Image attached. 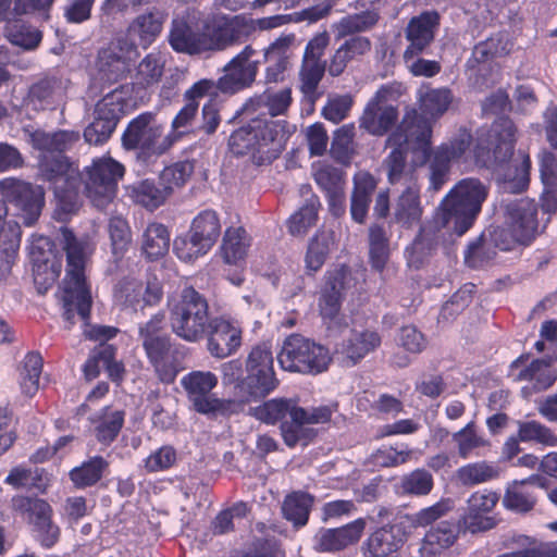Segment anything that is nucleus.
Instances as JSON below:
<instances>
[{
  "label": "nucleus",
  "instance_id": "1",
  "mask_svg": "<svg viewBox=\"0 0 557 557\" xmlns=\"http://www.w3.org/2000/svg\"><path fill=\"white\" fill-rule=\"evenodd\" d=\"M431 137L432 126L429 122L418 115L416 109L406 111L397 131L388 138V141L397 146L385 160L391 184L405 182L409 185L417 182L413 168L407 164L403 146L422 151L424 160L429 161L430 188L437 191L448 180L451 162L459 160L472 144V135L461 131L455 138L430 152Z\"/></svg>",
  "mask_w": 557,
  "mask_h": 557
},
{
  "label": "nucleus",
  "instance_id": "2",
  "mask_svg": "<svg viewBox=\"0 0 557 557\" xmlns=\"http://www.w3.org/2000/svg\"><path fill=\"white\" fill-rule=\"evenodd\" d=\"M59 242L66 256V275L63 281L62 301L64 318L71 324L77 313L87 321L92 304L85 269L91 255L89 243L77 238L67 227L60 228Z\"/></svg>",
  "mask_w": 557,
  "mask_h": 557
},
{
  "label": "nucleus",
  "instance_id": "3",
  "mask_svg": "<svg viewBox=\"0 0 557 557\" xmlns=\"http://www.w3.org/2000/svg\"><path fill=\"white\" fill-rule=\"evenodd\" d=\"M196 16L183 12L173 17L169 32L171 48L188 55L220 52L232 48V29L227 27L225 14H213L202 21V29L195 28Z\"/></svg>",
  "mask_w": 557,
  "mask_h": 557
},
{
  "label": "nucleus",
  "instance_id": "4",
  "mask_svg": "<svg viewBox=\"0 0 557 557\" xmlns=\"http://www.w3.org/2000/svg\"><path fill=\"white\" fill-rule=\"evenodd\" d=\"M124 166L110 157L99 158L94 161L87 172L86 181L76 186L61 184L55 185L54 194L58 200V210L64 214L77 211L79 207V189L83 186L86 197L92 206L104 209L115 197L117 182L124 175Z\"/></svg>",
  "mask_w": 557,
  "mask_h": 557
},
{
  "label": "nucleus",
  "instance_id": "5",
  "mask_svg": "<svg viewBox=\"0 0 557 557\" xmlns=\"http://www.w3.org/2000/svg\"><path fill=\"white\" fill-rule=\"evenodd\" d=\"M284 125L278 121L256 117L232 133L231 151L236 156L252 154L260 163L272 162L284 148Z\"/></svg>",
  "mask_w": 557,
  "mask_h": 557
},
{
  "label": "nucleus",
  "instance_id": "6",
  "mask_svg": "<svg viewBox=\"0 0 557 557\" xmlns=\"http://www.w3.org/2000/svg\"><path fill=\"white\" fill-rule=\"evenodd\" d=\"M172 332L180 338L196 343L202 339L211 322L208 299L193 286H185L168 297Z\"/></svg>",
  "mask_w": 557,
  "mask_h": 557
},
{
  "label": "nucleus",
  "instance_id": "7",
  "mask_svg": "<svg viewBox=\"0 0 557 557\" xmlns=\"http://www.w3.org/2000/svg\"><path fill=\"white\" fill-rule=\"evenodd\" d=\"M486 196L487 189L478 178L461 180L444 198L435 214L455 235L462 236L473 225Z\"/></svg>",
  "mask_w": 557,
  "mask_h": 557
},
{
  "label": "nucleus",
  "instance_id": "8",
  "mask_svg": "<svg viewBox=\"0 0 557 557\" xmlns=\"http://www.w3.org/2000/svg\"><path fill=\"white\" fill-rule=\"evenodd\" d=\"M178 139V134L163 136V127L151 112H145L132 120L122 136L124 148L138 149V157L144 161L162 156Z\"/></svg>",
  "mask_w": 557,
  "mask_h": 557
},
{
  "label": "nucleus",
  "instance_id": "9",
  "mask_svg": "<svg viewBox=\"0 0 557 557\" xmlns=\"http://www.w3.org/2000/svg\"><path fill=\"white\" fill-rule=\"evenodd\" d=\"M277 361L285 371L315 375L327 369L331 356L323 345L300 334H292L284 341Z\"/></svg>",
  "mask_w": 557,
  "mask_h": 557
},
{
  "label": "nucleus",
  "instance_id": "10",
  "mask_svg": "<svg viewBox=\"0 0 557 557\" xmlns=\"http://www.w3.org/2000/svg\"><path fill=\"white\" fill-rule=\"evenodd\" d=\"M333 7L332 2L324 5H314L300 12L292 14H276L272 16L260 17L257 20L247 18L243 15H226L227 27L232 29L231 46H237L247 41L256 29L261 32L278 28L290 23H299L302 21L317 22L329 15Z\"/></svg>",
  "mask_w": 557,
  "mask_h": 557
},
{
  "label": "nucleus",
  "instance_id": "11",
  "mask_svg": "<svg viewBox=\"0 0 557 557\" xmlns=\"http://www.w3.org/2000/svg\"><path fill=\"white\" fill-rule=\"evenodd\" d=\"M164 312L153 314L150 320L139 325L138 336L159 379L164 383H171L175 380L176 372L168 364L173 343L170 334L164 332Z\"/></svg>",
  "mask_w": 557,
  "mask_h": 557
},
{
  "label": "nucleus",
  "instance_id": "12",
  "mask_svg": "<svg viewBox=\"0 0 557 557\" xmlns=\"http://www.w3.org/2000/svg\"><path fill=\"white\" fill-rule=\"evenodd\" d=\"M516 131L509 117L495 120L486 135L479 138L474 149L476 162L487 169H497L509 162L513 156Z\"/></svg>",
  "mask_w": 557,
  "mask_h": 557
},
{
  "label": "nucleus",
  "instance_id": "13",
  "mask_svg": "<svg viewBox=\"0 0 557 557\" xmlns=\"http://www.w3.org/2000/svg\"><path fill=\"white\" fill-rule=\"evenodd\" d=\"M221 223L215 211L205 210L196 215L186 237L174 240L177 257L189 262L206 255L221 235Z\"/></svg>",
  "mask_w": 557,
  "mask_h": 557
},
{
  "label": "nucleus",
  "instance_id": "14",
  "mask_svg": "<svg viewBox=\"0 0 557 557\" xmlns=\"http://www.w3.org/2000/svg\"><path fill=\"white\" fill-rule=\"evenodd\" d=\"M193 408L211 418L228 416L234 401L218 398L211 391L218 385V377L210 371H193L182 380Z\"/></svg>",
  "mask_w": 557,
  "mask_h": 557
},
{
  "label": "nucleus",
  "instance_id": "15",
  "mask_svg": "<svg viewBox=\"0 0 557 557\" xmlns=\"http://www.w3.org/2000/svg\"><path fill=\"white\" fill-rule=\"evenodd\" d=\"M0 194L5 202L15 208L16 215L26 226L37 222L45 206V191L41 186L8 177L0 181Z\"/></svg>",
  "mask_w": 557,
  "mask_h": 557
},
{
  "label": "nucleus",
  "instance_id": "16",
  "mask_svg": "<svg viewBox=\"0 0 557 557\" xmlns=\"http://www.w3.org/2000/svg\"><path fill=\"white\" fill-rule=\"evenodd\" d=\"M400 92L394 86H382L367 103L359 119V126L373 136H383L398 121V110L393 103Z\"/></svg>",
  "mask_w": 557,
  "mask_h": 557
},
{
  "label": "nucleus",
  "instance_id": "17",
  "mask_svg": "<svg viewBox=\"0 0 557 557\" xmlns=\"http://www.w3.org/2000/svg\"><path fill=\"white\" fill-rule=\"evenodd\" d=\"M126 102L117 89L106 95L97 102L94 110V120L85 128L84 138L89 145L106 143L116 128L124 113Z\"/></svg>",
  "mask_w": 557,
  "mask_h": 557
},
{
  "label": "nucleus",
  "instance_id": "18",
  "mask_svg": "<svg viewBox=\"0 0 557 557\" xmlns=\"http://www.w3.org/2000/svg\"><path fill=\"white\" fill-rule=\"evenodd\" d=\"M257 55V49L252 45H246L224 65V74L220 77L223 94L234 95L255 84L260 66Z\"/></svg>",
  "mask_w": 557,
  "mask_h": 557
},
{
  "label": "nucleus",
  "instance_id": "19",
  "mask_svg": "<svg viewBox=\"0 0 557 557\" xmlns=\"http://www.w3.org/2000/svg\"><path fill=\"white\" fill-rule=\"evenodd\" d=\"M330 45V35L327 32L318 33L307 44L301 64L299 67L300 90L307 97L315 94L321 83L327 63L322 59L325 49Z\"/></svg>",
  "mask_w": 557,
  "mask_h": 557
},
{
  "label": "nucleus",
  "instance_id": "20",
  "mask_svg": "<svg viewBox=\"0 0 557 557\" xmlns=\"http://www.w3.org/2000/svg\"><path fill=\"white\" fill-rule=\"evenodd\" d=\"M348 275L349 272L344 267L329 272L321 289L319 309L329 329H342L347 325L341 307Z\"/></svg>",
  "mask_w": 557,
  "mask_h": 557
},
{
  "label": "nucleus",
  "instance_id": "21",
  "mask_svg": "<svg viewBox=\"0 0 557 557\" xmlns=\"http://www.w3.org/2000/svg\"><path fill=\"white\" fill-rule=\"evenodd\" d=\"M447 235H455L443 219L436 214L426 221L408 250V263L416 269L421 268L436 250L444 246Z\"/></svg>",
  "mask_w": 557,
  "mask_h": 557
},
{
  "label": "nucleus",
  "instance_id": "22",
  "mask_svg": "<svg viewBox=\"0 0 557 557\" xmlns=\"http://www.w3.org/2000/svg\"><path fill=\"white\" fill-rule=\"evenodd\" d=\"M337 404L314 407L310 410L298 407L293 412V422H282L281 424L285 444L289 447H294L300 441H305L306 444L315 436V432L306 425L329 422L332 414L337 411Z\"/></svg>",
  "mask_w": 557,
  "mask_h": 557
},
{
  "label": "nucleus",
  "instance_id": "23",
  "mask_svg": "<svg viewBox=\"0 0 557 557\" xmlns=\"http://www.w3.org/2000/svg\"><path fill=\"white\" fill-rule=\"evenodd\" d=\"M441 24V15L435 10H429L412 16L405 27V38L409 42L404 59L406 62L425 52L435 39Z\"/></svg>",
  "mask_w": 557,
  "mask_h": 557
},
{
  "label": "nucleus",
  "instance_id": "24",
  "mask_svg": "<svg viewBox=\"0 0 557 557\" xmlns=\"http://www.w3.org/2000/svg\"><path fill=\"white\" fill-rule=\"evenodd\" d=\"M505 208L506 224L513 239L522 245L530 244L539 227L536 202L530 198H520L507 202Z\"/></svg>",
  "mask_w": 557,
  "mask_h": 557
},
{
  "label": "nucleus",
  "instance_id": "25",
  "mask_svg": "<svg viewBox=\"0 0 557 557\" xmlns=\"http://www.w3.org/2000/svg\"><path fill=\"white\" fill-rule=\"evenodd\" d=\"M296 40L294 33L282 34L263 49V59L267 62L265 84L281 83L285 79V73L292 67L295 57Z\"/></svg>",
  "mask_w": 557,
  "mask_h": 557
},
{
  "label": "nucleus",
  "instance_id": "26",
  "mask_svg": "<svg viewBox=\"0 0 557 557\" xmlns=\"http://www.w3.org/2000/svg\"><path fill=\"white\" fill-rule=\"evenodd\" d=\"M498 502L494 492H476L468 499L467 511L458 520L463 531L470 533L485 532L496 525V520L488 513Z\"/></svg>",
  "mask_w": 557,
  "mask_h": 557
},
{
  "label": "nucleus",
  "instance_id": "27",
  "mask_svg": "<svg viewBox=\"0 0 557 557\" xmlns=\"http://www.w3.org/2000/svg\"><path fill=\"white\" fill-rule=\"evenodd\" d=\"M206 335L208 351L218 359L235 354L242 345V330L221 317L211 319Z\"/></svg>",
  "mask_w": 557,
  "mask_h": 557
},
{
  "label": "nucleus",
  "instance_id": "28",
  "mask_svg": "<svg viewBox=\"0 0 557 557\" xmlns=\"http://www.w3.org/2000/svg\"><path fill=\"white\" fill-rule=\"evenodd\" d=\"M366 529V520L359 518L334 529H321L314 536V549L321 553H335L356 544Z\"/></svg>",
  "mask_w": 557,
  "mask_h": 557
},
{
  "label": "nucleus",
  "instance_id": "29",
  "mask_svg": "<svg viewBox=\"0 0 557 557\" xmlns=\"http://www.w3.org/2000/svg\"><path fill=\"white\" fill-rule=\"evenodd\" d=\"M339 40L341 45L327 63V73L331 77L341 76L350 63L361 61L372 50V41L367 36H350Z\"/></svg>",
  "mask_w": 557,
  "mask_h": 557
},
{
  "label": "nucleus",
  "instance_id": "30",
  "mask_svg": "<svg viewBox=\"0 0 557 557\" xmlns=\"http://www.w3.org/2000/svg\"><path fill=\"white\" fill-rule=\"evenodd\" d=\"M166 18L168 13L165 10L151 7L129 22L127 35L136 39L143 49H147L161 35Z\"/></svg>",
  "mask_w": 557,
  "mask_h": 557
},
{
  "label": "nucleus",
  "instance_id": "31",
  "mask_svg": "<svg viewBox=\"0 0 557 557\" xmlns=\"http://www.w3.org/2000/svg\"><path fill=\"white\" fill-rule=\"evenodd\" d=\"M406 532L400 523L386 524L373 531L362 544L364 557H388L405 543Z\"/></svg>",
  "mask_w": 557,
  "mask_h": 557
},
{
  "label": "nucleus",
  "instance_id": "32",
  "mask_svg": "<svg viewBox=\"0 0 557 557\" xmlns=\"http://www.w3.org/2000/svg\"><path fill=\"white\" fill-rule=\"evenodd\" d=\"M461 530L458 521H442L435 528H431L423 537L421 557H440L455 544Z\"/></svg>",
  "mask_w": 557,
  "mask_h": 557
},
{
  "label": "nucleus",
  "instance_id": "33",
  "mask_svg": "<svg viewBox=\"0 0 557 557\" xmlns=\"http://www.w3.org/2000/svg\"><path fill=\"white\" fill-rule=\"evenodd\" d=\"M277 383L275 373L246 371V376L235 386V396L242 403L258 401L268 396Z\"/></svg>",
  "mask_w": 557,
  "mask_h": 557
},
{
  "label": "nucleus",
  "instance_id": "34",
  "mask_svg": "<svg viewBox=\"0 0 557 557\" xmlns=\"http://www.w3.org/2000/svg\"><path fill=\"white\" fill-rule=\"evenodd\" d=\"M376 186V180L369 172L360 171L355 174L354 188L350 196V215L355 222L359 224L366 222Z\"/></svg>",
  "mask_w": 557,
  "mask_h": 557
},
{
  "label": "nucleus",
  "instance_id": "35",
  "mask_svg": "<svg viewBox=\"0 0 557 557\" xmlns=\"http://www.w3.org/2000/svg\"><path fill=\"white\" fill-rule=\"evenodd\" d=\"M423 209L420 202V188L411 182L398 196L393 210V221L403 227L410 228L421 220Z\"/></svg>",
  "mask_w": 557,
  "mask_h": 557
},
{
  "label": "nucleus",
  "instance_id": "36",
  "mask_svg": "<svg viewBox=\"0 0 557 557\" xmlns=\"http://www.w3.org/2000/svg\"><path fill=\"white\" fill-rule=\"evenodd\" d=\"M81 138L79 132L60 129L53 133L37 129L30 134L32 146L50 156L63 154Z\"/></svg>",
  "mask_w": 557,
  "mask_h": 557
},
{
  "label": "nucleus",
  "instance_id": "37",
  "mask_svg": "<svg viewBox=\"0 0 557 557\" xmlns=\"http://www.w3.org/2000/svg\"><path fill=\"white\" fill-rule=\"evenodd\" d=\"M64 86L60 78L45 77L29 87L28 100L37 110L53 108L62 101Z\"/></svg>",
  "mask_w": 557,
  "mask_h": 557
},
{
  "label": "nucleus",
  "instance_id": "38",
  "mask_svg": "<svg viewBox=\"0 0 557 557\" xmlns=\"http://www.w3.org/2000/svg\"><path fill=\"white\" fill-rule=\"evenodd\" d=\"M381 16L375 10H366L359 13L348 14L333 25L335 39L350 36H362V33L370 32L379 23Z\"/></svg>",
  "mask_w": 557,
  "mask_h": 557
},
{
  "label": "nucleus",
  "instance_id": "39",
  "mask_svg": "<svg viewBox=\"0 0 557 557\" xmlns=\"http://www.w3.org/2000/svg\"><path fill=\"white\" fill-rule=\"evenodd\" d=\"M41 171L48 181L55 185L67 184L76 186L79 183V173L64 154L45 156L40 162Z\"/></svg>",
  "mask_w": 557,
  "mask_h": 557
},
{
  "label": "nucleus",
  "instance_id": "40",
  "mask_svg": "<svg viewBox=\"0 0 557 557\" xmlns=\"http://www.w3.org/2000/svg\"><path fill=\"white\" fill-rule=\"evenodd\" d=\"M381 342V336L375 331L352 332L350 337L342 344L341 352L352 363H356L366 355L375 350Z\"/></svg>",
  "mask_w": 557,
  "mask_h": 557
},
{
  "label": "nucleus",
  "instance_id": "41",
  "mask_svg": "<svg viewBox=\"0 0 557 557\" xmlns=\"http://www.w3.org/2000/svg\"><path fill=\"white\" fill-rule=\"evenodd\" d=\"M170 248V233L160 223H151L143 234L141 250L149 260H158L165 256Z\"/></svg>",
  "mask_w": 557,
  "mask_h": 557
},
{
  "label": "nucleus",
  "instance_id": "42",
  "mask_svg": "<svg viewBox=\"0 0 557 557\" xmlns=\"http://www.w3.org/2000/svg\"><path fill=\"white\" fill-rule=\"evenodd\" d=\"M313 496L306 492H293L283 502L282 511L286 520L296 528L307 524L313 505Z\"/></svg>",
  "mask_w": 557,
  "mask_h": 557
},
{
  "label": "nucleus",
  "instance_id": "43",
  "mask_svg": "<svg viewBox=\"0 0 557 557\" xmlns=\"http://www.w3.org/2000/svg\"><path fill=\"white\" fill-rule=\"evenodd\" d=\"M109 462L101 456H95L71 470L70 479L77 488L96 485L108 470Z\"/></svg>",
  "mask_w": 557,
  "mask_h": 557
},
{
  "label": "nucleus",
  "instance_id": "44",
  "mask_svg": "<svg viewBox=\"0 0 557 557\" xmlns=\"http://www.w3.org/2000/svg\"><path fill=\"white\" fill-rule=\"evenodd\" d=\"M499 476V468L487 461H478L460 467L456 471V479L462 486L482 484Z\"/></svg>",
  "mask_w": 557,
  "mask_h": 557
},
{
  "label": "nucleus",
  "instance_id": "45",
  "mask_svg": "<svg viewBox=\"0 0 557 557\" xmlns=\"http://www.w3.org/2000/svg\"><path fill=\"white\" fill-rule=\"evenodd\" d=\"M12 509L20 513L34 528L42 520L52 516L51 506L41 498L15 496L12 498Z\"/></svg>",
  "mask_w": 557,
  "mask_h": 557
},
{
  "label": "nucleus",
  "instance_id": "46",
  "mask_svg": "<svg viewBox=\"0 0 557 557\" xmlns=\"http://www.w3.org/2000/svg\"><path fill=\"white\" fill-rule=\"evenodd\" d=\"M333 245L332 232H320L310 240L305 257L308 273H314L322 268Z\"/></svg>",
  "mask_w": 557,
  "mask_h": 557
},
{
  "label": "nucleus",
  "instance_id": "47",
  "mask_svg": "<svg viewBox=\"0 0 557 557\" xmlns=\"http://www.w3.org/2000/svg\"><path fill=\"white\" fill-rule=\"evenodd\" d=\"M531 161L528 154L519 153L504 174V190L519 194L527 189L530 182Z\"/></svg>",
  "mask_w": 557,
  "mask_h": 557
},
{
  "label": "nucleus",
  "instance_id": "48",
  "mask_svg": "<svg viewBox=\"0 0 557 557\" xmlns=\"http://www.w3.org/2000/svg\"><path fill=\"white\" fill-rule=\"evenodd\" d=\"M249 239L243 227L227 228L222 242V257L228 264H236L247 255Z\"/></svg>",
  "mask_w": 557,
  "mask_h": 557
},
{
  "label": "nucleus",
  "instance_id": "49",
  "mask_svg": "<svg viewBox=\"0 0 557 557\" xmlns=\"http://www.w3.org/2000/svg\"><path fill=\"white\" fill-rule=\"evenodd\" d=\"M42 358L38 352H28L20 367V386L22 393L33 397L39 389V377L42 371Z\"/></svg>",
  "mask_w": 557,
  "mask_h": 557
},
{
  "label": "nucleus",
  "instance_id": "50",
  "mask_svg": "<svg viewBox=\"0 0 557 557\" xmlns=\"http://www.w3.org/2000/svg\"><path fill=\"white\" fill-rule=\"evenodd\" d=\"M369 257L372 269L379 272L389 259V240L384 228L376 224L369 228Z\"/></svg>",
  "mask_w": 557,
  "mask_h": 557
},
{
  "label": "nucleus",
  "instance_id": "51",
  "mask_svg": "<svg viewBox=\"0 0 557 557\" xmlns=\"http://www.w3.org/2000/svg\"><path fill=\"white\" fill-rule=\"evenodd\" d=\"M195 170L194 162L185 160L175 162L160 173L159 184L171 196L175 189L182 188L190 178Z\"/></svg>",
  "mask_w": 557,
  "mask_h": 557
},
{
  "label": "nucleus",
  "instance_id": "52",
  "mask_svg": "<svg viewBox=\"0 0 557 557\" xmlns=\"http://www.w3.org/2000/svg\"><path fill=\"white\" fill-rule=\"evenodd\" d=\"M503 504L509 510L528 512L534 508L536 497L529 488H525L523 482L516 480L507 487Z\"/></svg>",
  "mask_w": 557,
  "mask_h": 557
},
{
  "label": "nucleus",
  "instance_id": "53",
  "mask_svg": "<svg viewBox=\"0 0 557 557\" xmlns=\"http://www.w3.org/2000/svg\"><path fill=\"white\" fill-rule=\"evenodd\" d=\"M98 67L103 78L109 82H116L124 77L127 63L125 58L119 54L113 47H107L98 53Z\"/></svg>",
  "mask_w": 557,
  "mask_h": 557
},
{
  "label": "nucleus",
  "instance_id": "54",
  "mask_svg": "<svg viewBox=\"0 0 557 557\" xmlns=\"http://www.w3.org/2000/svg\"><path fill=\"white\" fill-rule=\"evenodd\" d=\"M319 200L311 197L307 202L295 212L288 220V231L294 236L305 235L312 227L318 219Z\"/></svg>",
  "mask_w": 557,
  "mask_h": 557
},
{
  "label": "nucleus",
  "instance_id": "55",
  "mask_svg": "<svg viewBox=\"0 0 557 557\" xmlns=\"http://www.w3.org/2000/svg\"><path fill=\"white\" fill-rule=\"evenodd\" d=\"M453 441L457 444L458 455L463 459L473 454L479 455L478 450L480 448L490 446V442L476 433L473 422L454 433Z\"/></svg>",
  "mask_w": 557,
  "mask_h": 557
},
{
  "label": "nucleus",
  "instance_id": "56",
  "mask_svg": "<svg viewBox=\"0 0 557 557\" xmlns=\"http://www.w3.org/2000/svg\"><path fill=\"white\" fill-rule=\"evenodd\" d=\"M298 409L294 400L287 399H272L264 403L262 406L255 408V416L265 422L274 424L289 416L293 422V412Z\"/></svg>",
  "mask_w": 557,
  "mask_h": 557
},
{
  "label": "nucleus",
  "instance_id": "57",
  "mask_svg": "<svg viewBox=\"0 0 557 557\" xmlns=\"http://www.w3.org/2000/svg\"><path fill=\"white\" fill-rule=\"evenodd\" d=\"M518 438L521 442H534L544 446H557V435L539 421L518 422Z\"/></svg>",
  "mask_w": 557,
  "mask_h": 557
},
{
  "label": "nucleus",
  "instance_id": "58",
  "mask_svg": "<svg viewBox=\"0 0 557 557\" xmlns=\"http://www.w3.org/2000/svg\"><path fill=\"white\" fill-rule=\"evenodd\" d=\"M132 197L137 203L148 209H156L160 207L170 195L160 184L157 186L153 182L146 180L132 187Z\"/></svg>",
  "mask_w": 557,
  "mask_h": 557
},
{
  "label": "nucleus",
  "instance_id": "59",
  "mask_svg": "<svg viewBox=\"0 0 557 557\" xmlns=\"http://www.w3.org/2000/svg\"><path fill=\"white\" fill-rule=\"evenodd\" d=\"M355 136V127L352 124L343 125L333 136L331 144L332 157L343 164H348L352 154V140Z\"/></svg>",
  "mask_w": 557,
  "mask_h": 557
},
{
  "label": "nucleus",
  "instance_id": "60",
  "mask_svg": "<svg viewBox=\"0 0 557 557\" xmlns=\"http://www.w3.org/2000/svg\"><path fill=\"white\" fill-rule=\"evenodd\" d=\"M450 101L451 95L448 89H432L421 97V110L423 114H420V116L430 122L424 115H430L431 117L442 115L448 109ZM417 114L419 115L418 112ZM429 124L431 125V123Z\"/></svg>",
  "mask_w": 557,
  "mask_h": 557
},
{
  "label": "nucleus",
  "instance_id": "61",
  "mask_svg": "<svg viewBox=\"0 0 557 557\" xmlns=\"http://www.w3.org/2000/svg\"><path fill=\"white\" fill-rule=\"evenodd\" d=\"M108 231L110 234L112 252L116 258L123 256L131 244V230L126 220L121 216H113L109 221Z\"/></svg>",
  "mask_w": 557,
  "mask_h": 557
},
{
  "label": "nucleus",
  "instance_id": "62",
  "mask_svg": "<svg viewBox=\"0 0 557 557\" xmlns=\"http://www.w3.org/2000/svg\"><path fill=\"white\" fill-rule=\"evenodd\" d=\"M163 74V61L159 53L147 54L138 64L136 78L143 86H150L160 81Z\"/></svg>",
  "mask_w": 557,
  "mask_h": 557
},
{
  "label": "nucleus",
  "instance_id": "63",
  "mask_svg": "<svg viewBox=\"0 0 557 557\" xmlns=\"http://www.w3.org/2000/svg\"><path fill=\"white\" fill-rule=\"evenodd\" d=\"M433 476L425 469H417L401 479L404 494L424 496L433 488Z\"/></svg>",
  "mask_w": 557,
  "mask_h": 557
},
{
  "label": "nucleus",
  "instance_id": "64",
  "mask_svg": "<svg viewBox=\"0 0 557 557\" xmlns=\"http://www.w3.org/2000/svg\"><path fill=\"white\" fill-rule=\"evenodd\" d=\"M495 256V247L485 235H482L469 245L465 255V261L471 268H480Z\"/></svg>",
  "mask_w": 557,
  "mask_h": 557
}]
</instances>
